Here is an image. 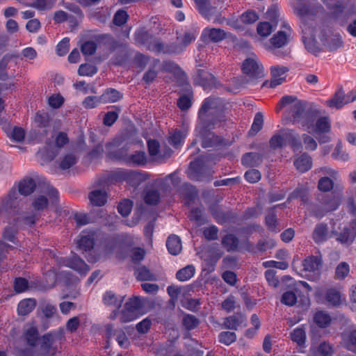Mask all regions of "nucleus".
<instances>
[{"mask_svg": "<svg viewBox=\"0 0 356 356\" xmlns=\"http://www.w3.org/2000/svg\"><path fill=\"white\" fill-rule=\"evenodd\" d=\"M225 109V104L220 98L205 99L198 112V124H220L225 122L227 120Z\"/></svg>", "mask_w": 356, "mask_h": 356, "instance_id": "obj_1", "label": "nucleus"}, {"mask_svg": "<svg viewBox=\"0 0 356 356\" xmlns=\"http://www.w3.org/2000/svg\"><path fill=\"white\" fill-rule=\"evenodd\" d=\"M36 184L34 179L30 177H25L18 183V191L13 189L8 193L7 197L2 201L0 208V215L4 212L8 211L17 212L22 204V195L27 196L31 195L35 191Z\"/></svg>", "mask_w": 356, "mask_h": 356, "instance_id": "obj_2", "label": "nucleus"}, {"mask_svg": "<svg viewBox=\"0 0 356 356\" xmlns=\"http://www.w3.org/2000/svg\"><path fill=\"white\" fill-rule=\"evenodd\" d=\"M321 114V111L315 107H310L307 111L305 118L302 122V126L308 133L321 135L330 132L331 121L328 116L318 118L314 124L316 118Z\"/></svg>", "mask_w": 356, "mask_h": 356, "instance_id": "obj_3", "label": "nucleus"}, {"mask_svg": "<svg viewBox=\"0 0 356 356\" xmlns=\"http://www.w3.org/2000/svg\"><path fill=\"white\" fill-rule=\"evenodd\" d=\"M244 76L234 78L233 82L238 87H243L248 83H254L264 77V67L255 58H246L242 64Z\"/></svg>", "mask_w": 356, "mask_h": 356, "instance_id": "obj_4", "label": "nucleus"}, {"mask_svg": "<svg viewBox=\"0 0 356 356\" xmlns=\"http://www.w3.org/2000/svg\"><path fill=\"white\" fill-rule=\"evenodd\" d=\"M306 102L300 100L296 97L286 95L282 98L277 109L279 111L283 107H286L285 111L286 120H293L294 122H302L306 116Z\"/></svg>", "mask_w": 356, "mask_h": 356, "instance_id": "obj_5", "label": "nucleus"}, {"mask_svg": "<svg viewBox=\"0 0 356 356\" xmlns=\"http://www.w3.org/2000/svg\"><path fill=\"white\" fill-rule=\"evenodd\" d=\"M318 204L312 205V212L317 218L323 217L326 213L334 211L339 205L338 197L332 195H319Z\"/></svg>", "mask_w": 356, "mask_h": 356, "instance_id": "obj_6", "label": "nucleus"}, {"mask_svg": "<svg viewBox=\"0 0 356 356\" xmlns=\"http://www.w3.org/2000/svg\"><path fill=\"white\" fill-rule=\"evenodd\" d=\"M64 338L62 330L48 332L40 339V350L44 355L54 356L58 350L57 343H60Z\"/></svg>", "mask_w": 356, "mask_h": 356, "instance_id": "obj_7", "label": "nucleus"}, {"mask_svg": "<svg viewBox=\"0 0 356 356\" xmlns=\"http://www.w3.org/2000/svg\"><path fill=\"white\" fill-rule=\"evenodd\" d=\"M217 125L220 126L213 124H197L195 130L201 138L203 147H214L221 144V138L211 131Z\"/></svg>", "mask_w": 356, "mask_h": 356, "instance_id": "obj_8", "label": "nucleus"}, {"mask_svg": "<svg viewBox=\"0 0 356 356\" xmlns=\"http://www.w3.org/2000/svg\"><path fill=\"white\" fill-rule=\"evenodd\" d=\"M212 171L206 165V161L203 157H200L191 162L188 170V177L194 181L211 180Z\"/></svg>", "mask_w": 356, "mask_h": 356, "instance_id": "obj_9", "label": "nucleus"}, {"mask_svg": "<svg viewBox=\"0 0 356 356\" xmlns=\"http://www.w3.org/2000/svg\"><path fill=\"white\" fill-rule=\"evenodd\" d=\"M116 156L126 164L134 166L145 165L147 161L145 152L136 151L134 154H129L125 148L119 149Z\"/></svg>", "mask_w": 356, "mask_h": 356, "instance_id": "obj_10", "label": "nucleus"}, {"mask_svg": "<svg viewBox=\"0 0 356 356\" xmlns=\"http://www.w3.org/2000/svg\"><path fill=\"white\" fill-rule=\"evenodd\" d=\"M141 308V302L138 298H130L124 305L122 310L120 320L122 323H127L136 319L139 314Z\"/></svg>", "mask_w": 356, "mask_h": 356, "instance_id": "obj_11", "label": "nucleus"}, {"mask_svg": "<svg viewBox=\"0 0 356 356\" xmlns=\"http://www.w3.org/2000/svg\"><path fill=\"white\" fill-rule=\"evenodd\" d=\"M319 38L324 46L327 47L330 50H335L342 45V40L339 34L330 35V38L325 37V33L328 32L331 34V29L325 24H323L319 28Z\"/></svg>", "mask_w": 356, "mask_h": 356, "instance_id": "obj_12", "label": "nucleus"}, {"mask_svg": "<svg viewBox=\"0 0 356 356\" xmlns=\"http://www.w3.org/2000/svg\"><path fill=\"white\" fill-rule=\"evenodd\" d=\"M58 262L60 265L69 267L81 275H85L90 270V267L77 255L60 258Z\"/></svg>", "mask_w": 356, "mask_h": 356, "instance_id": "obj_13", "label": "nucleus"}, {"mask_svg": "<svg viewBox=\"0 0 356 356\" xmlns=\"http://www.w3.org/2000/svg\"><path fill=\"white\" fill-rule=\"evenodd\" d=\"M105 330L108 340L114 339L118 342V345L124 348H126L129 346V340L122 330L114 329L113 325L111 324L106 325Z\"/></svg>", "mask_w": 356, "mask_h": 356, "instance_id": "obj_14", "label": "nucleus"}, {"mask_svg": "<svg viewBox=\"0 0 356 356\" xmlns=\"http://www.w3.org/2000/svg\"><path fill=\"white\" fill-rule=\"evenodd\" d=\"M229 34L227 33L221 29L207 27L203 30L201 35V40L204 42H211L217 43L222 41L229 37Z\"/></svg>", "mask_w": 356, "mask_h": 356, "instance_id": "obj_15", "label": "nucleus"}, {"mask_svg": "<svg viewBox=\"0 0 356 356\" xmlns=\"http://www.w3.org/2000/svg\"><path fill=\"white\" fill-rule=\"evenodd\" d=\"M302 41L306 49L315 56L318 55L321 51V48L314 38L313 30L305 26L302 29Z\"/></svg>", "mask_w": 356, "mask_h": 356, "instance_id": "obj_16", "label": "nucleus"}, {"mask_svg": "<svg viewBox=\"0 0 356 356\" xmlns=\"http://www.w3.org/2000/svg\"><path fill=\"white\" fill-rule=\"evenodd\" d=\"M289 39L290 36L289 31H279L269 40L268 44L266 45V49L269 51H274L275 50L286 45L289 42Z\"/></svg>", "mask_w": 356, "mask_h": 356, "instance_id": "obj_17", "label": "nucleus"}, {"mask_svg": "<svg viewBox=\"0 0 356 356\" xmlns=\"http://www.w3.org/2000/svg\"><path fill=\"white\" fill-rule=\"evenodd\" d=\"M147 49L149 51L156 52V53H163V54H179L181 52V48L175 46L168 44L164 45V44L160 41L159 40H156L154 38V40H152L149 44H148Z\"/></svg>", "mask_w": 356, "mask_h": 356, "instance_id": "obj_18", "label": "nucleus"}, {"mask_svg": "<svg viewBox=\"0 0 356 356\" xmlns=\"http://www.w3.org/2000/svg\"><path fill=\"white\" fill-rule=\"evenodd\" d=\"M200 13L209 19L217 13L218 3L215 0H194Z\"/></svg>", "mask_w": 356, "mask_h": 356, "instance_id": "obj_19", "label": "nucleus"}, {"mask_svg": "<svg viewBox=\"0 0 356 356\" xmlns=\"http://www.w3.org/2000/svg\"><path fill=\"white\" fill-rule=\"evenodd\" d=\"M88 199L91 205L102 207L107 202L108 193L104 186L94 188L88 194Z\"/></svg>", "mask_w": 356, "mask_h": 356, "instance_id": "obj_20", "label": "nucleus"}, {"mask_svg": "<svg viewBox=\"0 0 356 356\" xmlns=\"http://www.w3.org/2000/svg\"><path fill=\"white\" fill-rule=\"evenodd\" d=\"M289 72V68L285 66L275 65L270 67L271 79L270 87L275 88L282 84L286 79L285 74Z\"/></svg>", "mask_w": 356, "mask_h": 356, "instance_id": "obj_21", "label": "nucleus"}, {"mask_svg": "<svg viewBox=\"0 0 356 356\" xmlns=\"http://www.w3.org/2000/svg\"><path fill=\"white\" fill-rule=\"evenodd\" d=\"M348 104L346 94L342 88L337 90L332 98L325 101V104L331 108L339 109Z\"/></svg>", "mask_w": 356, "mask_h": 356, "instance_id": "obj_22", "label": "nucleus"}, {"mask_svg": "<svg viewBox=\"0 0 356 356\" xmlns=\"http://www.w3.org/2000/svg\"><path fill=\"white\" fill-rule=\"evenodd\" d=\"M39 219L37 213H23L14 219L15 225L18 228L32 227Z\"/></svg>", "mask_w": 356, "mask_h": 356, "instance_id": "obj_23", "label": "nucleus"}, {"mask_svg": "<svg viewBox=\"0 0 356 356\" xmlns=\"http://www.w3.org/2000/svg\"><path fill=\"white\" fill-rule=\"evenodd\" d=\"M122 97L123 95L118 90L113 88H108L106 90L101 96H99V100L102 104L115 103L120 100Z\"/></svg>", "mask_w": 356, "mask_h": 356, "instance_id": "obj_24", "label": "nucleus"}, {"mask_svg": "<svg viewBox=\"0 0 356 356\" xmlns=\"http://www.w3.org/2000/svg\"><path fill=\"white\" fill-rule=\"evenodd\" d=\"M294 165L300 172H305L311 169L312 166V157L307 153L301 154L294 161Z\"/></svg>", "mask_w": 356, "mask_h": 356, "instance_id": "obj_25", "label": "nucleus"}, {"mask_svg": "<svg viewBox=\"0 0 356 356\" xmlns=\"http://www.w3.org/2000/svg\"><path fill=\"white\" fill-rule=\"evenodd\" d=\"M282 137L284 140V144H290L293 147L300 148L301 143L299 140L298 134L293 130L289 129H284L280 130Z\"/></svg>", "mask_w": 356, "mask_h": 356, "instance_id": "obj_26", "label": "nucleus"}, {"mask_svg": "<svg viewBox=\"0 0 356 356\" xmlns=\"http://www.w3.org/2000/svg\"><path fill=\"white\" fill-rule=\"evenodd\" d=\"M328 234V227L326 224H318L312 233V238L316 243H322L327 240Z\"/></svg>", "mask_w": 356, "mask_h": 356, "instance_id": "obj_27", "label": "nucleus"}, {"mask_svg": "<svg viewBox=\"0 0 356 356\" xmlns=\"http://www.w3.org/2000/svg\"><path fill=\"white\" fill-rule=\"evenodd\" d=\"M215 78L212 74L204 70H199L197 73L195 81L204 88H207L213 84Z\"/></svg>", "mask_w": 356, "mask_h": 356, "instance_id": "obj_28", "label": "nucleus"}, {"mask_svg": "<svg viewBox=\"0 0 356 356\" xmlns=\"http://www.w3.org/2000/svg\"><path fill=\"white\" fill-rule=\"evenodd\" d=\"M262 156L257 152H248L243 155L242 163L246 167H257L262 163Z\"/></svg>", "mask_w": 356, "mask_h": 356, "instance_id": "obj_29", "label": "nucleus"}, {"mask_svg": "<svg viewBox=\"0 0 356 356\" xmlns=\"http://www.w3.org/2000/svg\"><path fill=\"white\" fill-rule=\"evenodd\" d=\"M304 269L307 271H318L322 266L321 257L311 256L303 261Z\"/></svg>", "mask_w": 356, "mask_h": 356, "instance_id": "obj_30", "label": "nucleus"}, {"mask_svg": "<svg viewBox=\"0 0 356 356\" xmlns=\"http://www.w3.org/2000/svg\"><path fill=\"white\" fill-rule=\"evenodd\" d=\"M166 246L169 252L173 255L179 254L182 249L181 239L176 235H171L168 238Z\"/></svg>", "mask_w": 356, "mask_h": 356, "instance_id": "obj_31", "label": "nucleus"}, {"mask_svg": "<svg viewBox=\"0 0 356 356\" xmlns=\"http://www.w3.org/2000/svg\"><path fill=\"white\" fill-rule=\"evenodd\" d=\"M221 243L227 252H232L238 249L239 241L235 235L229 234L222 238Z\"/></svg>", "mask_w": 356, "mask_h": 356, "instance_id": "obj_32", "label": "nucleus"}, {"mask_svg": "<svg viewBox=\"0 0 356 356\" xmlns=\"http://www.w3.org/2000/svg\"><path fill=\"white\" fill-rule=\"evenodd\" d=\"M245 321V318L242 314L234 315L225 318L223 325L227 329L236 330L238 326Z\"/></svg>", "mask_w": 356, "mask_h": 356, "instance_id": "obj_33", "label": "nucleus"}, {"mask_svg": "<svg viewBox=\"0 0 356 356\" xmlns=\"http://www.w3.org/2000/svg\"><path fill=\"white\" fill-rule=\"evenodd\" d=\"M136 42L140 44H143L147 47L148 44L154 40V36L149 33L148 31L142 29L138 30L135 33Z\"/></svg>", "mask_w": 356, "mask_h": 356, "instance_id": "obj_34", "label": "nucleus"}, {"mask_svg": "<svg viewBox=\"0 0 356 356\" xmlns=\"http://www.w3.org/2000/svg\"><path fill=\"white\" fill-rule=\"evenodd\" d=\"M331 321L332 318L330 314L323 311H318L314 316V323L321 328L327 327Z\"/></svg>", "mask_w": 356, "mask_h": 356, "instance_id": "obj_35", "label": "nucleus"}, {"mask_svg": "<svg viewBox=\"0 0 356 356\" xmlns=\"http://www.w3.org/2000/svg\"><path fill=\"white\" fill-rule=\"evenodd\" d=\"M36 301L34 299H24L19 302L18 305V314L19 315H26L29 314L35 307Z\"/></svg>", "mask_w": 356, "mask_h": 356, "instance_id": "obj_36", "label": "nucleus"}, {"mask_svg": "<svg viewBox=\"0 0 356 356\" xmlns=\"http://www.w3.org/2000/svg\"><path fill=\"white\" fill-rule=\"evenodd\" d=\"M196 38L195 32H185L183 35L177 37L178 43H172V45L178 46L181 48V52L185 47L194 41Z\"/></svg>", "mask_w": 356, "mask_h": 356, "instance_id": "obj_37", "label": "nucleus"}, {"mask_svg": "<svg viewBox=\"0 0 356 356\" xmlns=\"http://www.w3.org/2000/svg\"><path fill=\"white\" fill-rule=\"evenodd\" d=\"M24 339L26 343L32 347L36 346L38 340V332L36 327L31 326L24 332Z\"/></svg>", "mask_w": 356, "mask_h": 356, "instance_id": "obj_38", "label": "nucleus"}, {"mask_svg": "<svg viewBox=\"0 0 356 356\" xmlns=\"http://www.w3.org/2000/svg\"><path fill=\"white\" fill-rule=\"evenodd\" d=\"M136 278L141 281H154L156 280L155 275L145 266L138 267L136 269Z\"/></svg>", "mask_w": 356, "mask_h": 356, "instance_id": "obj_39", "label": "nucleus"}, {"mask_svg": "<svg viewBox=\"0 0 356 356\" xmlns=\"http://www.w3.org/2000/svg\"><path fill=\"white\" fill-rule=\"evenodd\" d=\"M104 304L107 305L114 306L119 308L123 301L122 298L118 297L112 291H108L105 293L103 298Z\"/></svg>", "mask_w": 356, "mask_h": 356, "instance_id": "obj_40", "label": "nucleus"}, {"mask_svg": "<svg viewBox=\"0 0 356 356\" xmlns=\"http://www.w3.org/2000/svg\"><path fill=\"white\" fill-rule=\"evenodd\" d=\"M26 6L32 7L38 10H48L53 7L54 1L51 0H34L32 3H23Z\"/></svg>", "mask_w": 356, "mask_h": 356, "instance_id": "obj_41", "label": "nucleus"}, {"mask_svg": "<svg viewBox=\"0 0 356 356\" xmlns=\"http://www.w3.org/2000/svg\"><path fill=\"white\" fill-rule=\"evenodd\" d=\"M195 273V268L192 265H188L177 271L176 277L181 282L191 279Z\"/></svg>", "mask_w": 356, "mask_h": 356, "instance_id": "obj_42", "label": "nucleus"}, {"mask_svg": "<svg viewBox=\"0 0 356 356\" xmlns=\"http://www.w3.org/2000/svg\"><path fill=\"white\" fill-rule=\"evenodd\" d=\"M275 27L276 26L273 24L263 22L258 24L257 31L259 35L262 37H267L273 32Z\"/></svg>", "mask_w": 356, "mask_h": 356, "instance_id": "obj_43", "label": "nucleus"}, {"mask_svg": "<svg viewBox=\"0 0 356 356\" xmlns=\"http://www.w3.org/2000/svg\"><path fill=\"white\" fill-rule=\"evenodd\" d=\"M78 248L85 251L90 250L94 246V240L90 235L81 236L78 241Z\"/></svg>", "mask_w": 356, "mask_h": 356, "instance_id": "obj_44", "label": "nucleus"}, {"mask_svg": "<svg viewBox=\"0 0 356 356\" xmlns=\"http://www.w3.org/2000/svg\"><path fill=\"white\" fill-rule=\"evenodd\" d=\"M144 200L147 204H157L160 200V193L158 190L149 189L146 192Z\"/></svg>", "mask_w": 356, "mask_h": 356, "instance_id": "obj_45", "label": "nucleus"}, {"mask_svg": "<svg viewBox=\"0 0 356 356\" xmlns=\"http://www.w3.org/2000/svg\"><path fill=\"white\" fill-rule=\"evenodd\" d=\"M291 339L293 341L296 342L299 346L305 343L306 339V333L303 328H296L291 334Z\"/></svg>", "mask_w": 356, "mask_h": 356, "instance_id": "obj_46", "label": "nucleus"}, {"mask_svg": "<svg viewBox=\"0 0 356 356\" xmlns=\"http://www.w3.org/2000/svg\"><path fill=\"white\" fill-rule=\"evenodd\" d=\"M200 321L195 316L191 314H185L182 318V324L184 327L188 330H191L195 328Z\"/></svg>", "mask_w": 356, "mask_h": 356, "instance_id": "obj_47", "label": "nucleus"}, {"mask_svg": "<svg viewBox=\"0 0 356 356\" xmlns=\"http://www.w3.org/2000/svg\"><path fill=\"white\" fill-rule=\"evenodd\" d=\"M35 122L39 127H47L49 125L50 118L46 112H38L34 118Z\"/></svg>", "mask_w": 356, "mask_h": 356, "instance_id": "obj_48", "label": "nucleus"}, {"mask_svg": "<svg viewBox=\"0 0 356 356\" xmlns=\"http://www.w3.org/2000/svg\"><path fill=\"white\" fill-rule=\"evenodd\" d=\"M76 161L77 159L74 154H68L62 159L59 167L62 170H67L72 167Z\"/></svg>", "mask_w": 356, "mask_h": 356, "instance_id": "obj_49", "label": "nucleus"}, {"mask_svg": "<svg viewBox=\"0 0 356 356\" xmlns=\"http://www.w3.org/2000/svg\"><path fill=\"white\" fill-rule=\"evenodd\" d=\"M349 265L346 262H341L336 268L335 278L343 280L349 273Z\"/></svg>", "mask_w": 356, "mask_h": 356, "instance_id": "obj_50", "label": "nucleus"}, {"mask_svg": "<svg viewBox=\"0 0 356 356\" xmlns=\"http://www.w3.org/2000/svg\"><path fill=\"white\" fill-rule=\"evenodd\" d=\"M97 72V67L93 65L85 63L81 64L78 70L80 76H92Z\"/></svg>", "mask_w": 356, "mask_h": 356, "instance_id": "obj_51", "label": "nucleus"}, {"mask_svg": "<svg viewBox=\"0 0 356 356\" xmlns=\"http://www.w3.org/2000/svg\"><path fill=\"white\" fill-rule=\"evenodd\" d=\"M48 206V200L44 195H40L34 199L32 207L36 211H43Z\"/></svg>", "mask_w": 356, "mask_h": 356, "instance_id": "obj_52", "label": "nucleus"}, {"mask_svg": "<svg viewBox=\"0 0 356 356\" xmlns=\"http://www.w3.org/2000/svg\"><path fill=\"white\" fill-rule=\"evenodd\" d=\"M281 302L287 306H293L297 302V296L293 291H286L282 296Z\"/></svg>", "mask_w": 356, "mask_h": 356, "instance_id": "obj_53", "label": "nucleus"}, {"mask_svg": "<svg viewBox=\"0 0 356 356\" xmlns=\"http://www.w3.org/2000/svg\"><path fill=\"white\" fill-rule=\"evenodd\" d=\"M269 145L270 147L274 149L282 148L284 145H285L284 140L280 130L278 133L271 137L269 141Z\"/></svg>", "mask_w": 356, "mask_h": 356, "instance_id": "obj_54", "label": "nucleus"}, {"mask_svg": "<svg viewBox=\"0 0 356 356\" xmlns=\"http://www.w3.org/2000/svg\"><path fill=\"white\" fill-rule=\"evenodd\" d=\"M132 206V202L125 199L119 203L118 211L122 216L125 217L131 213Z\"/></svg>", "mask_w": 356, "mask_h": 356, "instance_id": "obj_55", "label": "nucleus"}, {"mask_svg": "<svg viewBox=\"0 0 356 356\" xmlns=\"http://www.w3.org/2000/svg\"><path fill=\"white\" fill-rule=\"evenodd\" d=\"M189 218L191 220H195L198 225L205 223L206 220L202 214V210L200 208L191 209Z\"/></svg>", "mask_w": 356, "mask_h": 356, "instance_id": "obj_56", "label": "nucleus"}, {"mask_svg": "<svg viewBox=\"0 0 356 356\" xmlns=\"http://www.w3.org/2000/svg\"><path fill=\"white\" fill-rule=\"evenodd\" d=\"M97 49V44L94 41H86L81 45V51L86 56L94 54Z\"/></svg>", "mask_w": 356, "mask_h": 356, "instance_id": "obj_57", "label": "nucleus"}, {"mask_svg": "<svg viewBox=\"0 0 356 356\" xmlns=\"http://www.w3.org/2000/svg\"><path fill=\"white\" fill-rule=\"evenodd\" d=\"M241 21L246 24H251L254 23L258 19V15L255 11L248 10L241 16Z\"/></svg>", "mask_w": 356, "mask_h": 356, "instance_id": "obj_58", "label": "nucleus"}, {"mask_svg": "<svg viewBox=\"0 0 356 356\" xmlns=\"http://www.w3.org/2000/svg\"><path fill=\"white\" fill-rule=\"evenodd\" d=\"M325 298L330 304L337 305L340 302L341 295L336 289H331L327 291Z\"/></svg>", "mask_w": 356, "mask_h": 356, "instance_id": "obj_59", "label": "nucleus"}, {"mask_svg": "<svg viewBox=\"0 0 356 356\" xmlns=\"http://www.w3.org/2000/svg\"><path fill=\"white\" fill-rule=\"evenodd\" d=\"M186 137V134L180 131H175L169 138V143L175 147H178Z\"/></svg>", "mask_w": 356, "mask_h": 356, "instance_id": "obj_60", "label": "nucleus"}, {"mask_svg": "<svg viewBox=\"0 0 356 356\" xmlns=\"http://www.w3.org/2000/svg\"><path fill=\"white\" fill-rule=\"evenodd\" d=\"M333 186V181L327 177L321 178L318 184V189L324 192L330 191V190H332Z\"/></svg>", "mask_w": 356, "mask_h": 356, "instance_id": "obj_61", "label": "nucleus"}, {"mask_svg": "<svg viewBox=\"0 0 356 356\" xmlns=\"http://www.w3.org/2000/svg\"><path fill=\"white\" fill-rule=\"evenodd\" d=\"M236 339V334L232 332H222L219 334L220 342L227 346L235 341Z\"/></svg>", "mask_w": 356, "mask_h": 356, "instance_id": "obj_62", "label": "nucleus"}, {"mask_svg": "<svg viewBox=\"0 0 356 356\" xmlns=\"http://www.w3.org/2000/svg\"><path fill=\"white\" fill-rule=\"evenodd\" d=\"M302 139L305 145V149L310 151H314L317 149L318 145L316 141L311 136L304 134L302 136Z\"/></svg>", "mask_w": 356, "mask_h": 356, "instance_id": "obj_63", "label": "nucleus"}, {"mask_svg": "<svg viewBox=\"0 0 356 356\" xmlns=\"http://www.w3.org/2000/svg\"><path fill=\"white\" fill-rule=\"evenodd\" d=\"M346 348L356 353V330L350 331L348 334L346 341Z\"/></svg>", "mask_w": 356, "mask_h": 356, "instance_id": "obj_64", "label": "nucleus"}]
</instances>
